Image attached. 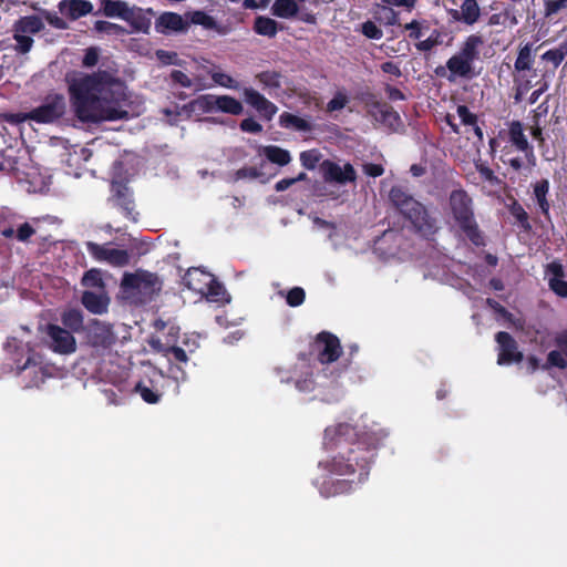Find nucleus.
Masks as SVG:
<instances>
[{
	"label": "nucleus",
	"instance_id": "5fc2aeb1",
	"mask_svg": "<svg viewBox=\"0 0 567 567\" xmlns=\"http://www.w3.org/2000/svg\"><path fill=\"white\" fill-rule=\"evenodd\" d=\"M348 102H349V99H348L347 94L342 91H338V92H336L333 97L328 102L327 111L328 112L340 111L346 107Z\"/></svg>",
	"mask_w": 567,
	"mask_h": 567
},
{
	"label": "nucleus",
	"instance_id": "4d7b16f0",
	"mask_svg": "<svg viewBox=\"0 0 567 567\" xmlns=\"http://www.w3.org/2000/svg\"><path fill=\"white\" fill-rule=\"evenodd\" d=\"M532 136L538 142L539 146L545 144V136L543 133V126L540 125V113L536 112L533 115V125L530 127Z\"/></svg>",
	"mask_w": 567,
	"mask_h": 567
},
{
	"label": "nucleus",
	"instance_id": "20e7f679",
	"mask_svg": "<svg viewBox=\"0 0 567 567\" xmlns=\"http://www.w3.org/2000/svg\"><path fill=\"white\" fill-rule=\"evenodd\" d=\"M449 206L455 225L476 247L485 246V237L474 214L473 199L466 190L460 188L451 192Z\"/></svg>",
	"mask_w": 567,
	"mask_h": 567
},
{
	"label": "nucleus",
	"instance_id": "3c124183",
	"mask_svg": "<svg viewBox=\"0 0 567 567\" xmlns=\"http://www.w3.org/2000/svg\"><path fill=\"white\" fill-rule=\"evenodd\" d=\"M306 292L301 287L291 288L286 296V302L290 307H299L305 302Z\"/></svg>",
	"mask_w": 567,
	"mask_h": 567
},
{
	"label": "nucleus",
	"instance_id": "6e6552de",
	"mask_svg": "<svg viewBox=\"0 0 567 567\" xmlns=\"http://www.w3.org/2000/svg\"><path fill=\"white\" fill-rule=\"evenodd\" d=\"M342 354L339 338L329 332H319L310 344V355H315L321 364L336 362Z\"/></svg>",
	"mask_w": 567,
	"mask_h": 567
},
{
	"label": "nucleus",
	"instance_id": "7c9ffc66",
	"mask_svg": "<svg viewBox=\"0 0 567 567\" xmlns=\"http://www.w3.org/2000/svg\"><path fill=\"white\" fill-rule=\"evenodd\" d=\"M549 188H550V184H549V181L546 178H542L533 185L534 197L538 204V207H539L542 214L545 217H549V210H550V203L547 199Z\"/></svg>",
	"mask_w": 567,
	"mask_h": 567
},
{
	"label": "nucleus",
	"instance_id": "79ce46f5",
	"mask_svg": "<svg viewBox=\"0 0 567 567\" xmlns=\"http://www.w3.org/2000/svg\"><path fill=\"white\" fill-rule=\"evenodd\" d=\"M374 19L384 25H399V12L390 7L382 6L374 12Z\"/></svg>",
	"mask_w": 567,
	"mask_h": 567
},
{
	"label": "nucleus",
	"instance_id": "f257e3e1",
	"mask_svg": "<svg viewBox=\"0 0 567 567\" xmlns=\"http://www.w3.org/2000/svg\"><path fill=\"white\" fill-rule=\"evenodd\" d=\"M75 116L83 123L127 120V87L115 72L97 70L92 74L66 76Z\"/></svg>",
	"mask_w": 567,
	"mask_h": 567
},
{
	"label": "nucleus",
	"instance_id": "a19ab883",
	"mask_svg": "<svg viewBox=\"0 0 567 567\" xmlns=\"http://www.w3.org/2000/svg\"><path fill=\"white\" fill-rule=\"evenodd\" d=\"M567 55V43H560L557 48L550 49L542 54V60L548 62L556 70Z\"/></svg>",
	"mask_w": 567,
	"mask_h": 567
},
{
	"label": "nucleus",
	"instance_id": "f704fd0d",
	"mask_svg": "<svg viewBox=\"0 0 567 567\" xmlns=\"http://www.w3.org/2000/svg\"><path fill=\"white\" fill-rule=\"evenodd\" d=\"M203 296L213 302L225 303L230 301V296L227 293L224 285L214 275H212V281H209L207 290L204 291Z\"/></svg>",
	"mask_w": 567,
	"mask_h": 567
},
{
	"label": "nucleus",
	"instance_id": "c03bdc74",
	"mask_svg": "<svg viewBox=\"0 0 567 567\" xmlns=\"http://www.w3.org/2000/svg\"><path fill=\"white\" fill-rule=\"evenodd\" d=\"M508 210L522 228L525 230H529L532 228L528 214L516 199H514L513 203L508 206Z\"/></svg>",
	"mask_w": 567,
	"mask_h": 567
},
{
	"label": "nucleus",
	"instance_id": "052dcab7",
	"mask_svg": "<svg viewBox=\"0 0 567 567\" xmlns=\"http://www.w3.org/2000/svg\"><path fill=\"white\" fill-rule=\"evenodd\" d=\"M94 29L97 32H103L107 34H118L123 31V28L121 25L104 20H97L94 23Z\"/></svg>",
	"mask_w": 567,
	"mask_h": 567
},
{
	"label": "nucleus",
	"instance_id": "6ab92c4d",
	"mask_svg": "<svg viewBox=\"0 0 567 567\" xmlns=\"http://www.w3.org/2000/svg\"><path fill=\"white\" fill-rule=\"evenodd\" d=\"M243 94L245 102L254 107L265 120L270 121L277 113L278 107L276 104L266 99L257 90L252 87H245Z\"/></svg>",
	"mask_w": 567,
	"mask_h": 567
},
{
	"label": "nucleus",
	"instance_id": "2eb2a0df",
	"mask_svg": "<svg viewBox=\"0 0 567 567\" xmlns=\"http://www.w3.org/2000/svg\"><path fill=\"white\" fill-rule=\"evenodd\" d=\"M358 99L369 109V113L382 123L400 120L399 114L393 107L388 103L379 101L377 95L370 90L360 92Z\"/></svg>",
	"mask_w": 567,
	"mask_h": 567
},
{
	"label": "nucleus",
	"instance_id": "e433bc0d",
	"mask_svg": "<svg viewBox=\"0 0 567 567\" xmlns=\"http://www.w3.org/2000/svg\"><path fill=\"white\" fill-rule=\"evenodd\" d=\"M262 153L270 163L277 164L279 166H286L291 162V155L289 151L277 145L264 146Z\"/></svg>",
	"mask_w": 567,
	"mask_h": 567
},
{
	"label": "nucleus",
	"instance_id": "4be33fe9",
	"mask_svg": "<svg viewBox=\"0 0 567 567\" xmlns=\"http://www.w3.org/2000/svg\"><path fill=\"white\" fill-rule=\"evenodd\" d=\"M354 485H358L355 478H327L321 483L319 492L321 496L329 498L351 493L354 488Z\"/></svg>",
	"mask_w": 567,
	"mask_h": 567
},
{
	"label": "nucleus",
	"instance_id": "4c0bfd02",
	"mask_svg": "<svg viewBox=\"0 0 567 567\" xmlns=\"http://www.w3.org/2000/svg\"><path fill=\"white\" fill-rule=\"evenodd\" d=\"M254 31L264 37L275 38L278 32V22L265 16H258L255 19Z\"/></svg>",
	"mask_w": 567,
	"mask_h": 567
},
{
	"label": "nucleus",
	"instance_id": "de8ad7c7",
	"mask_svg": "<svg viewBox=\"0 0 567 567\" xmlns=\"http://www.w3.org/2000/svg\"><path fill=\"white\" fill-rule=\"evenodd\" d=\"M512 152V146H504L501 150L499 159L503 164L508 165L515 172H519L524 165L523 159L518 156H511Z\"/></svg>",
	"mask_w": 567,
	"mask_h": 567
},
{
	"label": "nucleus",
	"instance_id": "864d4df0",
	"mask_svg": "<svg viewBox=\"0 0 567 567\" xmlns=\"http://www.w3.org/2000/svg\"><path fill=\"white\" fill-rule=\"evenodd\" d=\"M362 34L371 40H380L383 37L382 30L371 20L361 24Z\"/></svg>",
	"mask_w": 567,
	"mask_h": 567
},
{
	"label": "nucleus",
	"instance_id": "aec40b11",
	"mask_svg": "<svg viewBox=\"0 0 567 567\" xmlns=\"http://www.w3.org/2000/svg\"><path fill=\"white\" fill-rule=\"evenodd\" d=\"M189 29V22L176 12H163L155 20V30L162 34L186 32Z\"/></svg>",
	"mask_w": 567,
	"mask_h": 567
},
{
	"label": "nucleus",
	"instance_id": "bb28decb",
	"mask_svg": "<svg viewBox=\"0 0 567 567\" xmlns=\"http://www.w3.org/2000/svg\"><path fill=\"white\" fill-rule=\"evenodd\" d=\"M452 17L456 21L473 25L481 17V9L476 0H463L461 10H454Z\"/></svg>",
	"mask_w": 567,
	"mask_h": 567
},
{
	"label": "nucleus",
	"instance_id": "c756f323",
	"mask_svg": "<svg viewBox=\"0 0 567 567\" xmlns=\"http://www.w3.org/2000/svg\"><path fill=\"white\" fill-rule=\"evenodd\" d=\"M151 347L158 353H162L169 361H176L179 363H186L188 355L186 351L177 346H166L161 340H152Z\"/></svg>",
	"mask_w": 567,
	"mask_h": 567
},
{
	"label": "nucleus",
	"instance_id": "bf43d9fd",
	"mask_svg": "<svg viewBox=\"0 0 567 567\" xmlns=\"http://www.w3.org/2000/svg\"><path fill=\"white\" fill-rule=\"evenodd\" d=\"M215 100H217V95L205 94V95H200L196 100V104L204 112L209 113V112L217 111V106L215 105Z\"/></svg>",
	"mask_w": 567,
	"mask_h": 567
},
{
	"label": "nucleus",
	"instance_id": "a878e982",
	"mask_svg": "<svg viewBox=\"0 0 567 567\" xmlns=\"http://www.w3.org/2000/svg\"><path fill=\"white\" fill-rule=\"evenodd\" d=\"M62 328L66 331H71V334L84 332V317L82 310L78 308H68L61 312Z\"/></svg>",
	"mask_w": 567,
	"mask_h": 567
},
{
	"label": "nucleus",
	"instance_id": "a211bd4d",
	"mask_svg": "<svg viewBox=\"0 0 567 567\" xmlns=\"http://www.w3.org/2000/svg\"><path fill=\"white\" fill-rule=\"evenodd\" d=\"M563 264L559 260H553L545 267V277L549 289L560 298H567V281Z\"/></svg>",
	"mask_w": 567,
	"mask_h": 567
},
{
	"label": "nucleus",
	"instance_id": "7ed1b4c3",
	"mask_svg": "<svg viewBox=\"0 0 567 567\" xmlns=\"http://www.w3.org/2000/svg\"><path fill=\"white\" fill-rule=\"evenodd\" d=\"M483 44L484 39L482 35H468L461 44L460 50L446 61V65H440L435 69V74L446 78L450 82L455 81L457 78L472 80L478 76L481 71H475L474 62L480 60V49Z\"/></svg>",
	"mask_w": 567,
	"mask_h": 567
},
{
	"label": "nucleus",
	"instance_id": "1a4fd4ad",
	"mask_svg": "<svg viewBox=\"0 0 567 567\" xmlns=\"http://www.w3.org/2000/svg\"><path fill=\"white\" fill-rule=\"evenodd\" d=\"M44 342L50 350L58 354H72L76 351V340L71 331L55 323H47L40 328Z\"/></svg>",
	"mask_w": 567,
	"mask_h": 567
},
{
	"label": "nucleus",
	"instance_id": "58836bf2",
	"mask_svg": "<svg viewBox=\"0 0 567 567\" xmlns=\"http://www.w3.org/2000/svg\"><path fill=\"white\" fill-rule=\"evenodd\" d=\"M215 105L217 106V111L231 115H239L244 110L243 104L230 95H217Z\"/></svg>",
	"mask_w": 567,
	"mask_h": 567
},
{
	"label": "nucleus",
	"instance_id": "39448f33",
	"mask_svg": "<svg viewBox=\"0 0 567 567\" xmlns=\"http://www.w3.org/2000/svg\"><path fill=\"white\" fill-rule=\"evenodd\" d=\"M65 107L64 96L54 93L47 95L43 103L30 112L4 113L2 117L7 123L12 125L21 124L28 120L40 124H49L61 118L65 113Z\"/></svg>",
	"mask_w": 567,
	"mask_h": 567
},
{
	"label": "nucleus",
	"instance_id": "49530a36",
	"mask_svg": "<svg viewBox=\"0 0 567 567\" xmlns=\"http://www.w3.org/2000/svg\"><path fill=\"white\" fill-rule=\"evenodd\" d=\"M82 286L86 288H103L104 282L102 279V272L100 269L92 268L84 272L82 280Z\"/></svg>",
	"mask_w": 567,
	"mask_h": 567
},
{
	"label": "nucleus",
	"instance_id": "423d86ee",
	"mask_svg": "<svg viewBox=\"0 0 567 567\" xmlns=\"http://www.w3.org/2000/svg\"><path fill=\"white\" fill-rule=\"evenodd\" d=\"M122 290L131 296H141L143 300H151L162 290L159 277L146 270L125 274L121 282Z\"/></svg>",
	"mask_w": 567,
	"mask_h": 567
},
{
	"label": "nucleus",
	"instance_id": "4468645a",
	"mask_svg": "<svg viewBox=\"0 0 567 567\" xmlns=\"http://www.w3.org/2000/svg\"><path fill=\"white\" fill-rule=\"evenodd\" d=\"M85 246L87 252L97 261L116 267H123L130 262V255L125 249L112 248L109 244L100 245L93 241H87Z\"/></svg>",
	"mask_w": 567,
	"mask_h": 567
},
{
	"label": "nucleus",
	"instance_id": "13d9d810",
	"mask_svg": "<svg viewBox=\"0 0 567 567\" xmlns=\"http://www.w3.org/2000/svg\"><path fill=\"white\" fill-rule=\"evenodd\" d=\"M440 33L435 30L427 39L415 43V48L421 52L431 51L433 48L440 44Z\"/></svg>",
	"mask_w": 567,
	"mask_h": 567
},
{
	"label": "nucleus",
	"instance_id": "72a5a7b5",
	"mask_svg": "<svg viewBox=\"0 0 567 567\" xmlns=\"http://www.w3.org/2000/svg\"><path fill=\"white\" fill-rule=\"evenodd\" d=\"M279 125L284 128H292L298 132H310L312 125L308 120L289 112H282L279 116Z\"/></svg>",
	"mask_w": 567,
	"mask_h": 567
},
{
	"label": "nucleus",
	"instance_id": "8fccbe9b",
	"mask_svg": "<svg viewBox=\"0 0 567 567\" xmlns=\"http://www.w3.org/2000/svg\"><path fill=\"white\" fill-rule=\"evenodd\" d=\"M13 39L16 41L14 50L20 54L28 53L33 45V39L25 33L14 31Z\"/></svg>",
	"mask_w": 567,
	"mask_h": 567
},
{
	"label": "nucleus",
	"instance_id": "f3484780",
	"mask_svg": "<svg viewBox=\"0 0 567 567\" xmlns=\"http://www.w3.org/2000/svg\"><path fill=\"white\" fill-rule=\"evenodd\" d=\"M323 178L326 182H334L341 185L353 183L357 179L354 167L350 163H346L341 167L338 163L326 159L322 165Z\"/></svg>",
	"mask_w": 567,
	"mask_h": 567
},
{
	"label": "nucleus",
	"instance_id": "338daca9",
	"mask_svg": "<svg viewBox=\"0 0 567 567\" xmlns=\"http://www.w3.org/2000/svg\"><path fill=\"white\" fill-rule=\"evenodd\" d=\"M45 21L53 28L59 30L68 29V23L64 19H62L56 12H45L44 13Z\"/></svg>",
	"mask_w": 567,
	"mask_h": 567
},
{
	"label": "nucleus",
	"instance_id": "b1692460",
	"mask_svg": "<svg viewBox=\"0 0 567 567\" xmlns=\"http://www.w3.org/2000/svg\"><path fill=\"white\" fill-rule=\"evenodd\" d=\"M507 135L512 147L514 146L519 152H528L534 158L533 146L529 144L527 136L524 133V127L520 121L514 120L508 123Z\"/></svg>",
	"mask_w": 567,
	"mask_h": 567
},
{
	"label": "nucleus",
	"instance_id": "ea45409f",
	"mask_svg": "<svg viewBox=\"0 0 567 567\" xmlns=\"http://www.w3.org/2000/svg\"><path fill=\"white\" fill-rule=\"evenodd\" d=\"M533 63L534 56L532 54V44L526 43L519 48L514 68L517 72L529 71Z\"/></svg>",
	"mask_w": 567,
	"mask_h": 567
},
{
	"label": "nucleus",
	"instance_id": "5701e85b",
	"mask_svg": "<svg viewBox=\"0 0 567 567\" xmlns=\"http://www.w3.org/2000/svg\"><path fill=\"white\" fill-rule=\"evenodd\" d=\"M209 281H212V274L200 268H189L183 277L185 287L202 296L207 290Z\"/></svg>",
	"mask_w": 567,
	"mask_h": 567
},
{
	"label": "nucleus",
	"instance_id": "c85d7f7f",
	"mask_svg": "<svg viewBox=\"0 0 567 567\" xmlns=\"http://www.w3.org/2000/svg\"><path fill=\"white\" fill-rule=\"evenodd\" d=\"M284 78L281 72L275 70H267L256 74V80L269 94L277 93L281 90Z\"/></svg>",
	"mask_w": 567,
	"mask_h": 567
},
{
	"label": "nucleus",
	"instance_id": "0eeeda50",
	"mask_svg": "<svg viewBox=\"0 0 567 567\" xmlns=\"http://www.w3.org/2000/svg\"><path fill=\"white\" fill-rule=\"evenodd\" d=\"M555 344L558 350H551L547 354L546 362L540 365V361L535 355L527 358V371L528 373H535L539 368L543 370H549L557 368L559 370L567 369V329L561 330L555 336Z\"/></svg>",
	"mask_w": 567,
	"mask_h": 567
},
{
	"label": "nucleus",
	"instance_id": "473e14b6",
	"mask_svg": "<svg viewBox=\"0 0 567 567\" xmlns=\"http://www.w3.org/2000/svg\"><path fill=\"white\" fill-rule=\"evenodd\" d=\"M305 2L306 0H299ZM299 12L297 0H275L271 7V13L282 19L295 18Z\"/></svg>",
	"mask_w": 567,
	"mask_h": 567
},
{
	"label": "nucleus",
	"instance_id": "c9c22d12",
	"mask_svg": "<svg viewBox=\"0 0 567 567\" xmlns=\"http://www.w3.org/2000/svg\"><path fill=\"white\" fill-rule=\"evenodd\" d=\"M43 29L44 23L42 19L38 16L22 17L14 23V31L22 33L35 34L42 31Z\"/></svg>",
	"mask_w": 567,
	"mask_h": 567
},
{
	"label": "nucleus",
	"instance_id": "412c9836",
	"mask_svg": "<svg viewBox=\"0 0 567 567\" xmlns=\"http://www.w3.org/2000/svg\"><path fill=\"white\" fill-rule=\"evenodd\" d=\"M389 202L392 207L401 215H405L419 200L415 199L409 190L402 185H394L389 192Z\"/></svg>",
	"mask_w": 567,
	"mask_h": 567
},
{
	"label": "nucleus",
	"instance_id": "f8f14e48",
	"mask_svg": "<svg viewBox=\"0 0 567 567\" xmlns=\"http://www.w3.org/2000/svg\"><path fill=\"white\" fill-rule=\"evenodd\" d=\"M87 344L93 348L107 349L115 342L113 327L99 319H91L84 330Z\"/></svg>",
	"mask_w": 567,
	"mask_h": 567
},
{
	"label": "nucleus",
	"instance_id": "9d476101",
	"mask_svg": "<svg viewBox=\"0 0 567 567\" xmlns=\"http://www.w3.org/2000/svg\"><path fill=\"white\" fill-rule=\"evenodd\" d=\"M110 197L107 202L117 208L122 215L132 221H137L138 213L135 210L133 192L126 182L112 181L110 185Z\"/></svg>",
	"mask_w": 567,
	"mask_h": 567
},
{
	"label": "nucleus",
	"instance_id": "603ef678",
	"mask_svg": "<svg viewBox=\"0 0 567 567\" xmlns=\"http://www.w3.org/2000/svg\"><path fill=\"white\" fill-rule=\"evenodd\" d=\"M429 29L427 21L412 20L404 25V29L410 31L409 38L412 40H420L423 37V28Z\"/></svg>",
	"mask_w": 567,
	"mask_h": 567
},
{
	"label": "nucleus",
	"instance_id": "9b49d317",
	"mask_svg": "<svg viewBox=\"0 0 567 567\" xmlns=\"http://www.w3.org/2000/svg\"><path fill=\"white\" fill-rule=\"evenodd\" d=\"M411 224L413 231L425 239H431L439 230L437 220L427 208L419 202L402 216Z\"/></svg>",
	"mask_w": 567,
	"mask_h": 567
},
{
	"label": "nucleus",
	"instance_id": "ddd939ff",
	"mask_svg": "<svg viewBox=\"0 0 567 567\" xmlns=\"http://www.w3.org/2000/svg\"><path fill=\"white\" fill-rule=\"evenodd\" d=\"M169 381L171 378L168 375H165L163 372H155L152 378L137 382L134 391L140 394L144 402L156 404L164 394V384Z\"/></svg>",
	"mask_w": 567,
	"mask_h": 567
},
{
	"label": "nucleus",
	"instance_id": "09e8293b",
	"mask_svg": "<svg viewBox=\"0 0 567 567\" xmlns=\"http://www.w3.org/2000/svg\"><path fill=\"white\" fill-rule=\"evenodd\" d=\"M322 155L319 150L312 148L300 153L301 165L307 169H315Z\"/></svg>",
	"mask_w": 567,
	"mask_h": 567
},
{
	"label": "nucleus",
	"instance_id": "dca6fc26",
	"mask_svg": "<svg viewBox=\"0 0 567 567\" xmlns=\"http://www.w3.org/2000/svg\"><path fill=\"white\" fill-rule=\"evenodd\" d=\"M495 340L499 348L497 358L499 365L512 364L514 362L518 363L523 360L524 355L518 351V344L509 332H497Z\"/></svg>",
	"mask_w": 567,
	"mask_h": 567
},
{
	"label": "nucleus",
	"instance_id": "cd10ccee",
	"mask_svg": "<svg viewBox=\"0 0 567 567\" xmlns=\"http://www.w3.org/2000/svg\"><path fill=\"white\" fill-rule=\"evenodd\" d=\"M81 302L86 310L94 315H102L107 311L109 298L96 292L85 290L82 293Z\"/></svg>",
	"mask_w": 567,
	"mask_h": 567
},
{
	"label": "nucleus",
	"instance_id": "2f4dec72",
	"mask_svg": "<svg viewBox=\"0 0 567 567\" xmlns=\"http://www.w3.org/2000/svg\"><path fill=\"white\" fill-rule=\"evenodd\" d=\"M102 10L106 17H117L123 20H128L133 14L126 2L120 0H102Z\"/></svg>",
	"mask_w": 567,
	"mask_h": 567
},
{
	"label": "nucleus",
	"instance_id": "69168bd1",
	"mask_svg": "<svg viewBox=\"0 0 567 567\" xmlns=\"http://www.w3.org/2000/svg\"><path fill=\"white\" fill-rule=\"evenodd\" d=\"M155 55L157 60L164 65L178 64V55L176 52L161 49L155 52Z\"/></svg>",
	"mask_w": 567,
	"mask_h": 567
},
{
	"label": "nucleus",
	"instance_id": "6e6d98bb",
	"mask_svg": "<svg viewBox=\"0 0 567 567\" xmlns=\"http://www.w3.org/2000/svg\"><path fill=\"white\" fill-rule=\"evenodd\" d=\"M262 173L255 166H244L237 169L234 174V181L240 179H256L259 178Z\"/></svg>",
	"mask_w": 567,
	"mask_h": 567
},
{
	"label": "nucleus",
	"instance_id": "393cba45",
	"mask_svg": "<svg viewBox=\"0 0 567 567\" xmlns=\"http://www.w3.org/2000/svg\"><path fill=\"white\" fill-rule=\"evenodd\" d=\"M61 13L71 20H78L93 10V4L87 0H62L59 3Z\"/></svg>",
	"mask_w": 567,
	"mask_h": 567
},
{
	"label": "nucleus",
	"instance_id": "a18cd8bd",
	"mask_svg": "<svg viewBox=\"0 0 567 567\" xmlns=\"http://www.w3.org/2000/svg\"><path fill=\"white\" fill-rule=\"evenodd\" d=\"M188 16H189V20H188L189 25L198 24V25H203L205 29H208V30L216 28L215 19L202 10L193 11V12L188 13Z\"/></svg>",
	"mask_w": 567,
	"mask_h": 567
},
{
	"label": "nucleus",
	"instance_id": "680f3d73",
	"mask_svg": "<svg viewBox=\"0 0 567 567\" xmlns=\"http://www.w3.org/2000/svg\"><path fill=\"white\" fill-rule=\"evenodd\" d=\"M456 112L464 125L473 126L477 123V115L471 112L466 105H458Z\"/></svg>",
	"mask_w": 567,
	"mask_h": 567
},
{
	"label": "nucleus",
	"instance_id": "0e129e2a",
	"mask_svg": "<svg viewBox=\"0 0 567 567\" xmlns=\"http://www.w3.org/2000/svg\"><path fill=\"white\" fill-rule=\"evenodd\" d=\"M97 62H99V49L95 47L87 48L85 50V53H84V56L82 60V65L84 68H93L97 64Z\"/></svg>",
	"mask_w": 567,
	"mask_h": 567
},
{
	"label": "nucleus",
	"instance_id": "774afa93",
	"mask_svg": "<svg viewBox=\"0 0 567 567\" xmlns=\"http://www.w3.org/2000/svg\"><path fill=\"white\" fill-rule=\"evenodd\" d=\"M239 126L243 132L247 133L258 134L262 132V125L255 121L252 117L243 120Z\"/></svg>",
	"mask_w": 567,
	"mask_h": 567
},
{
	"label": "nucleus",
	"instance_id": "e2e57ef3",
	"mask_svg": "<svg viewBox=\"0 0 567 567\" xmlns=\"http://www.w3.org/2000/svg\"><path fill=\"white\" fill-rule=\"evenodd\" d=\"M567 8V0H545V16L551 17Z\"/></svg>",
	"mask_w": 567,
	"mask_h": 567
},
{
	"label": "nucleus",
	"instance_id": "f03ea898",
	"mask_svg": "<svg viewBox=\"0 0 567 567\" xmlns=\"http://www.w3.org/2000/svg\"><path fill=\"white\" fill-rule=\"evenodd\" d=\"M382 445V436L377 432L359 433L349 423H339L324 430L323 446L337 453L319 462V467L330 475L352 476L357 484L364 483L377 451Z\"/></svg>",
	"mask_w": 567,
	"mask_h": 567
},
{
	"label": "nucleus",
	"instance_id": "37998d69",
	"mask_svg": "<svg viewBox=\"0 0 567 567\" xmlns=\"http://www.w3.org/2000/svg\"><path fill=\"white\" fill-rule=\"evenodd\" d=\"M475 169L478 173L481 179L488 183L491 186L499 187L503 184L502 179L487 164L478 161L475 163Z\"/></svg>",
	"mask_w": 567,
	"mask_h": 567
}]
</instances>
